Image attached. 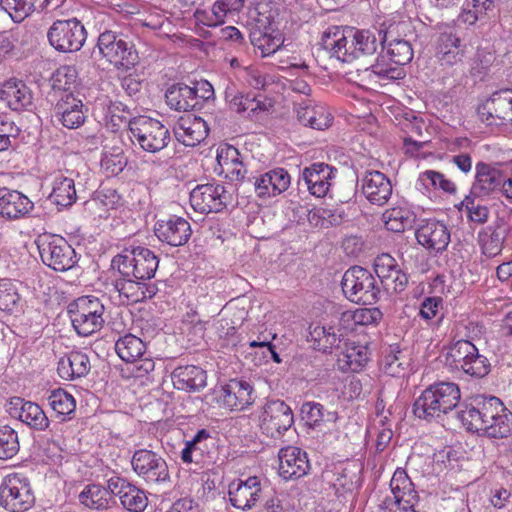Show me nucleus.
<instances>
[{"mask_svg":"<svg viewBox=\"0 0 512 512\" xmlns=\"http://www.w3.org/2000/svg\"><path fill=\"white\" fill-rule=\"evenodd\" d=\"M126 106L121 102L113 103L109 110L111 121L119 120L128 125V136L134 146H138L147 153H158L170 143L171 136L168 127L157 119L140 115L130 118L127 115H117L116 112H125Z\"/></svg>","mask_w":512,"mask_h":512,"instance_id":"f257e3e1","label":"nucleus"},{"mask_svg":"<svg viewBox=\"0 0 512 512\" xmlns=\"http://www.w3.org/2000/svg\"><path fill=\"white\" fill-rule=\"evenodd\" d=\"M390 63L377 60V62L364 70L350 71L347 73L348 80L355 82L361 87L372 83L386 85L392 81L403 79L406 75L403 66L413 59V49L409 41H393L386 46Z\"/></svg>","mask_w":512,"mask_h":512,"instance_id":"f03ea898","label":"nucleus"},{"mask_svg":"<svg viewBox=\"0 0 512 512\" xmlns=\"http://www.w3.org/2000/svg\"><path fill=\"white\" fill-rule=\"evenodd\" d=\"M460 398V388L454 382L431 384L415 399L413 414L427 422L437 420L456 408Z\"/></svg>","mask_w":512,"mask_h":512,"instance_id":"7ed1b4c3","label":"nucleus"},{"mask_svg":"<svg viewBox=\"0 0 512 512\" xmlns=\"http://www.w3.org/2000/svg\"><path fill=\"white\" fill-rule=\"evenodd\" d=\"M96 48L101 58L117 69L129 70L139 62L133 42L121 31L105 28L99 32Z\"/></svg>","mask_w":512,"mask_h":512,"instance_id":"20e7f679","label":"nucleus"},{"mask_svg":"<svg viewBox=\"0 0 512 512\" xmlns=\"http://www.w3.org/2000/svg\"><path fill=\"white\" fill-rule=\"evenodd\" d=\"M159 266L158 256L149 248L130 245L112 259V267L123 277L150 280Z\"/></svg>","mask_w":512,"mask_h":512,"instance_id":"39448f33","label":"nucleus"},{"mask_svg":"<svg viewBox=\"0 0 512 512\" xmlns=\"http://www.w3.org/2000/svg\"><path fill=\"white\" fill-rule=\"evenodd\" d=\"M71 324L80 336H90L104 325L105 307L95 296H81L67 307Z\"/></svg>","mask_w":512,"mask_h":512,"instance_id":"423d86ee","label":"nucleus"},{"mask_svg":"<svg viewBox=\"0 0 512 512\" xmlns=\"http://www.w3.org/2000/svg\"><path fill=\"white\" fill-rule=\"evenodd\" d=\"M341 287L345 297L354 303L371 305L379 299L380 288L374 276L360 266H353L343 274Z\"/></svg>","mask_w":512,"mask_h":512,"instance_id":"0eeeda50","label":"nucleus"},{"mask_svg":"<svg viewBox=\"0 0 512 512\" xmlns=\"http://www.w3.org/2000/svg\"><path fill=\"white\" fill-rule=\"evenodd\" d=\"M37 245L42 262L55 271H68L79 261L75 249L60 235L44 234Z\"/></svg>","mask_w":512,"mask_h":512,"instance_id":"6e6552de","label":"nucleus"},{"mask_svg":"<svg viewBox=\"0 0 512 512\" xmlns=\"http://www.w3.org/2000/svg\"><path fill=\"white\" fill-rule=\"evenodd\" d=\"M35 502V497L27 476L11 473L4 477L0 485V503L11 512H25Z\"/></svg>","mask_w":512,"mask_h":512,"instance_id":"1a4fd4ad","label":"nucleus"},{"mask_svg":"<svg viewBox=\"0 0 512 512\" xmlns=\"http://www.w3.org/2000/svg\"><path fill=\"white\" fill-rule=\"evenodd\" d=\"M447 361L454 368L472 377H484L490 371L489 360L479 353L471 341H454L448 350Z\"/></svg>","mask_w":512,"mask_h":512,"instance_id":"9d476101","label":"nucleus"},{"mask_svg":"<svg viewBox=\"0 0 512 512\" xmlns=\"http://www.w3.org/2000/svg\"><path fill=\"white\" fill-rule=\"evenodd\" d=\"M50 45L59 52L79 51L87 38L84 25L76 18L55 21L48 30Z\"/></svg>","mask_w":512,"mask_h":512,"instance_id":"9b49d317","label":"nucleus"},{"mask_svg":"<svg viewBox=\"0 0 512 512\" xmlns=\"http://www.w3.org/2000/svg\"><path fill=\"white\" fill-rule=\"evenodd\" d=\"M435 58L442 67H453L463 62L467 45L455 27L440 25L434 41Z\"/></svg>","mask_w":512,"mask_h":512,"instance_id":"f8f14e48","label":"nucleus"},{"mask_svg":"<svg viewBox=\"0 0 512 512\" xmlns=\"http://www.w3.org/2000/svg\"><path fill=\"white\" fill-rule=\"evenodd\" d=\"M133 471L148 484H164L170 481L168 464L159 453L149 449L136 450L131 458Z\"/></svg>","mask_w":512,"mask_h":512,"instance_id":"ddd939ff","label":"nucleus"},{"mask_svg":"<svg viewBox=\"0 0 512 512\" xmlns=\"http://www.w3.org/2000/svg\"><path fill=\"white\" fill-rule=\"evenodd\" d=\"M321 44L331 57L339 61L350 63L357 59L353 27H328L322 35Z\"/></svg>","mask_w":512,"mask_h":512,"instance_id":"4468645a","label":"nucleus"},{"mask_svg":"<svg viewBox=\"0 0 512 512\" xmlns=\"http://www.w3.org/2000/svg\"><path fill=\"white\" fill-rule=\"evenodd\" d=\"M231 195L221 183L197 185L190 192V204L194 211L208 214L218 213L226 208Z\"/></svg>","mask_w":512,"mask_h":512,"instance_id":"2eb2a0df","label":"nucleus"},{"mask_svg":"<svg viewBox=\"0 0 512 512\" xmlns=\"http://www.w3.org/2000/svg\"><path fill=\"white\" fill-rule=\"evenodd\" d=\"M115 351L122 361L136 363L138 376L149 374L155 368L154 360L150 356H146V344L133 334L129 333L119 337L115 342Z\"/></svg>","mask_w":512,"mask_h":512,"instance_id":"dca6fc26","label":"nucleus"},{"mask_svg":"<svg viewBox=\"0 0 512 512\" xmlns=\"http://www.w3.org/2000/svg\"><path fill=\"white\" fill-rule=\"evenodd\" d=\"M294 422L291 408L282 400L268 401L260 416V428L271 438L280 437Z\"/></svg>","mask_w":512,"mask_h":512,"instance_id":"f3484780","label":"nucleus"},{"mask_svg":"<svg viewBox=\"0 0 512 512\" xmlns=\"http://www.w3.org/2000/svg\"><path fill=\"white\" fill-rule=\"evenodd\" d=\"M109 291L120 305H130L152 298L156 295L157 287L144 280L123 277L114 280Z\"/></svg>","mask_w":512,"mask_h":512,"instance_id":"a211bd4d","label":"nucleus"},{"mask_svg":"<svg viewBox=\"0 0 512 512\" xmlns=\"http://www.w3.org/2000/svg\"><path fill=\"white\" fill-rule=\"evenodd\" d=\"M497 405L496 401L488 397L477 396L457 412V417L468 431L485 434V418L492 417Z\"/></svg>","mask_w":512,"mask_h":512,"instance_id":"6ab92c4d","label":"nucleus"},{"mask_svg":"<svg viewBox=\"0 0 512 512\" xmlns=\"http://www.w3.org/2000/svg\"><path fill=\"white\" fill-rule=\"evenodd\" d=\"M215 395L217 403L230 411H242L254 402L253 387L244 380L231 379Z\"/></svg>","mask_w":512,"mask_h":512,"instance_id":"aec40b11","label":"nucleus"},{"mask_svg":"<svg viewBox=\"0 0 512 512\" xmlns=\"http://www.w3.org/2000/svg\"><path fill=\"white\" fill-rule=\"evenodd\" d=\"M337 169L325 163H313L305 167L299 178V185H303L309 193L317 198L325 197L336 177Z\"/></svg>","mask_w":512,"mask_h":512,"instance_id":"412c9836","label":"nucleus"},{"mask_svg":"<svg viewBox=\"0 0 512 512\" xmlns=\"http://www.w3.org/2000/svg\"><path fill=\"white\" fill-rule=\"evenodd\" d=\"M415 236L421 246L436 254L445 251L451 240L447 225L436 219L421 221Z\"/></svg>","mask_w":512,"mask_h":512,"instance_id":"4be33fe9","label":"nucleus"},{"mask_svg":"<svg viewBox=\"0 0 512 512\" xmlns=\"http://www.w3.org/2000/svg\"><path fill=\"white\" fill-rule=\"evenodd\" d=\"M261 494V480L257 476H250L245 480H234L228 486L230 504L242 511L252 509L259 501Z\"/></svg>","mask_w":512,"mask_h":512,"instance_id":"5701e85b","label":"nucleus"},{"mask_svg":"<svg viewBox=\"0 0 512 512\" xmlns=\"http://www.w3.org/2000/svg\"><path fill=\"white\" fill-rule=\"evenodd\" d=\"M510 231V224L504 217H497L492 224L482 228L477 235L482 254L487 258L500 255Z\"/></svg>","mask_w":512,"mask_h":512,"instance_id":"b1692460","label":"nucleus"},{"mask_svg":"<svg viewBox=\"0 0 512 512\" xmlns=\"http://www.w3.org/2000/svg\"><path fill=\"white\" fill-rule=\"evenodd\" d=\"M374 271L387 291L402 292L408 283V276L397 261L389 254L378 255L374 261Z\"/></svg>","mask_w":512,"mask_h":512,"instance_id":"393cba45","label":"nucleus"},{"mask_svg":"<svg viewBox=\"0 0 512 512\" xmlns=\"http://www.w3.org/2000/svg\"><path fill=\"white\" fill-rule=\"evenodd\" d=\"M294 110L297 120L303 126L316 130H325L332 124L333 116L329 109L310 98L295 102Z\"/></svg>","mask_w":512,"mask_h":512,"instance_id":"a878e982","label":"nucleus"},{"mask_svg":"<svg viewBox=\"0 0 512 512\" xmlns=\"http://www.w3.org/2000/svg\"><path fill=\"white\" fill-rule=\"evenodd\" d=\"M9 413L35 431H45L50 425L49 418L39 404L20 397L11 399Z\"/></svg>","mask_w":512,"mask_h":512,"instance_id":"bb28decb","label":"nucleus"},{"mask_svg":"<svg viewBox=\"0 0 512 512\" xmlns=\"http://www.w3.org/2000/svg\"><path fill=\"white\" fill-rule=\"evenodd\" d=\"M108 488L130 512H143L148 505L146 492L123 478H111L108 481Z\"/></svg>","mask_w":512,"mask_h":512,"instance_id":"cd10ccee","label":"nucleus"},{"mask_svg":"<svg viewBox=\"0 0 512 512\" xmlns=\"http://www.w3.org/2000/svg\"><path fill=\"white\" fill-rule=\"evenodd\" d=\"M154 232L159 241L173 247L183 246L191 237L190 223L179 216H171L167 220L156 222Z\"/></svg>","mask_w":512,"mask_h":512,"instance_id":"c85d7f7f","label":"nucleus"},{"mask_svg":"<svg viewBox=\"0 0 512 512\" xmlns=\"http://www.w3.org/2000/svg\"><path fill=\"white\" fill-rule=\"evenodd\" d=\"M256 195L261 199H269L286 191L291 183L289 173L283 168H276L253 177Z\"/></svg>","mask_w":512,"mask_h":512,"instance_id":"c756f323","label":"nucleus"},{"mask_svg":"<svg viewBox=\"0 0 512 512\" xmlns=\"http://www.w3.org/2000/svg\"><path fill=\"white\" fill-rule=\"evenodd\" d=\"M279 458V475L285 479H298L310 470V464L307 453L295 446H287L280 449Z\"/></svg>","mask_w":512,"mask_h":512,"instance_id":"7c9ffc66","label":"nucleus"},{"mask_svg":"<svg viewBox=\"0 0 512 512\" xmlns=\"http://www.w3.org/2000/svg\"><path fill=\"white\" fill-rule=\"evenodd\" d=\"M34 209V203L18 190L0 189V217L6 220L26 218Z\"/></svg>","mask_w":512,"mask_h":512,"instance_id":"2f4dec72","label":"nucleus"},{"mask_svg":"<svg viewBox=\"0 0 512 512\" xmlns=\"http://www.w3.org/2000/svg\"><path fill=\"white\" fill-rule=\"evenodd\" d=\"M361 189L365 198L374 205L382 206L392 195L390 179L380 171H366L361 179Z\"/></svg>","mask_w":512,"mask_h":512,"instance_id":"473e14b6","label":"nucleus"},{"mask_svg":"<svg viewBox=\"0 0 512 512\" xmlns=\"http://www.w3.org/2000/svg\"><path fill=\"white\" fill-rule=\"evenodd\" d=\"M54 116L64 127L77 129L86 119L84 104L72 93H65L54 107Z\"/></svg>","mask_w":512,"mask_h":512,"instance_id":"72a5a7b5","label":"nucleus"},{"mask_svg":"<svg viewBox=\"0 0 512 512\" xmlns=\"http://www.w3.org/2000/svg\"><path fill=\"white\" fill-rule=\"evenodd\" d=\"M173 132L179 142L185 146L194 147L207 137L208 126L202 118L186 115L178 119Z\"/></svg>","mask_w":512,"mask_h":512,"instance_id":"f704fd0d","label":"nucleus"},{"mask_svg":"<svg viewBox=\"0 0 512 512\" xmlns=\"http://www.w3.org/2000/svg\"><path fill=\"white\" fill-rule=\"evenodd\" d=\"M0 100L13 111L29 110L33 106V93L22 80L9 79L0 89Z\"/></svg>","mask_w":512,"mask_h":512,"instance_id":"c9c22d12","label":"nucleus"},{"mask_svg":"<svg viewBox=\"0 0 512 512\" xmlns=\"http://www.w3.org/2000/svg\"><path fill=\"white\" fill-rule=\"evenodd\" d=\"M214 445L213 438L207 429H201L185 442L181 451V460L186 463L205 464L212 461L210 447Z\"/></svg>","mask_w":512,"mask_h":512,"instance_id":"e433bc0d","label":"nucleus"},{"mask_svg":"<svg viewBox=\"0 0 512 512\" xmlns=\"http://www.w3.org/2000/svg\"><path fill=\"white\" fill-rule=\"evenodd\" d=\"M487 112L480 111V117L487 125L497 124L494 119L512 123V90H500L492 94Z\"/></svg>","mask_w":512,"mask_h":512,"instance_id":"4c0bfd02","label":"nucleus"},{"mask_svg":"<svg viewBox=\"0 0 512 512\" xmlns=\"http://www.w3.org/2000/svg\"><path fill=\"white\" fill-rule=\"evenodd\" d=\"M91 369L88 356L81 351H71L58 362V375L64 380H75L86 376Z\"/></svg>","mask_w":512,"mask_h":512,"instance_id":"58836bf2","label":"nucleus"},{"mask_svg":"<svg viewBox=\"0 0 512 512\" xmlns=\"http://www.w3.org/2000/svg\"><path fill=\"white\" fill-rule=\"evenodd\" d=\"M500 172L485 162L475 165V177L471 187L474 196H487L501 185Z\"/></svg>","mask_w":512,"mask_h":512,"instance_id":"ea45409f","label":"nucleus"},{"mask_svg":"<svg viewBox=\"0 0 512 512\" xmlns=\"http://www.w3.org/2000/svg\"><path fill=\"white\" fill-rule=\"evenodd\" d=\"M206 372L195 365L177 367L172 372L174 387L184 391H199L206 386Z\"/></svg>","mask_w":512,"mask_h":512,"instance_id":"a19ab883","label":"nucleus"},{"mask_svg":"<svg viewBox=\"0 0 512 512\" xmlns=\"http://www.w3.org/2000/svg\"><path fill=\"white\" fill-rule=\"evenodd\" d=\"M498 403L492 417L485 418L487 429L485 435L491 438H506L512 434V412H510L502 401L494 396L488 397Z\"/></svg>","mask_w":512,"mask_h":512,"instance_id":"79ce46f5","label":"nucleus"},{"mask_svg":"<svg viewBox=\"0 0 512 512\" xmlns=\"http://www.w3.org/2000/svg\"><path fill=\"white\" fill-rule=\"evenodd\" d=\"M411 359L409 355L400 349L399 345H389L383 350V356L380 360V370L392 377L404 376L410 367Z\"/></svg>","mask_w":512,"mask_h":512,"instance_id":"37998d69","label":"nucleus"},{"mask_svg":"<svg viewBox=\"0 0 512 512\" xmlns=\"http://www.w3.org/2000/svg\"><path fill=\"white\" fill-rule=\"evenodd\" d=\"M370 356L367 345L353 342L338 356V365L344 372H359L368 364Z\"/></svg>","mask_w":512,"mask_h":512,"instance_id":"c03bdc74","label":"nucleus"},{"mask_svg":"<svg viewBox=\"0 0 512 512\" xmlns=\"http://www.w3.org/2000/svg\"><path fill=\"white\" fill-rule=\"evenodd\" d=\"M250 41L256 49L260 50L263 57H267L280 49L284 38L279 30L271 27L261 29L258 26L250 32Z\"/></svg>","mask_w":512,"mask_h":512,"instance_id":"a18cd8bd","label":"nucleus"},{"mask_svg":"<svg viewBox=\"0 0 512 512\" xmlns=\"http://www.w3.org/2000/svg\"><path fill=\"white\" fill-rule=\"evenodd\" d=\"M49 199L59 209L71 207L77 200L74 180L63 174L56 175L52 182Z\"/></svg>","mask_w":512,"mask_h":512,"instance_id":"49530a36","label":"nucleus"},{"mask_svg":"<svg viewBox=\"0 0 512 512\" xmlns=\"http://www.w3.org/2000/svg\"><path fill=\"white\" fill-rule=\"evenodd\" d=\"M166 103L178 111H190L197 109V98L194 90L182 83L172 85L165 93Z\"/></svg>","mask_w":512,"mask_h":512,"instance_id":"de8ad7c7","label":"nucleus"},{"mask_svg":"<svg viewBox=\"0 0 512 512\" xmlns=\"http://www.w3.org/2000/svg\"><path fill=\"white\" fill-rule=\"evenodd\" d=\"M414 212L406 205H397L387 209L382 219L386 228L392 232H404L413 226L415 222Z\"/></svg>","mask_w":512,"mask_h":512,"instance_id":"09e8293b","label":"nucleus"},{"mask_svg":"<svg viewBox=\"0 0 512 512\" xmlns=\"http://www.w3.org/2000/svg\"><path fill=\"white\" fill-rule=\"evenodd\" d=\"M416 187L423 193H428L432 190H442L445 193L455 194L457 191L453 181L446 178L444 174L434 170H426L420 173L416 181Z\"/></svg>","mask_w":512,"mask_h":512,"instance_id":"8fccbe9b","label":"nucleus"},{"mask_svg":"<svg viewBox=\"0 0 512 512\" xmlns=\"http://www.w3.org/2000/svg\"><path fill=\"white\" fill-rule=\"evenodd\" d=\"M495 0H467L459 19L464 24L474 25L477 21L494 15Z\"/></svg>","mask_w":512,"mask_h":512,"instance_id":"3c124183","label":"nucleus"},{"mask_svg":"<svg viewBox=\"0 0 512 512\" xmlns=\"http://www.w3.org/2000/svg\"><path fill=\"white\" fill-rule=\"evenodd\" d=\"M225 100L231 110L237 113H254L263 109V104L255 97L243 95L235 86H228L225 90Z\"/></svg>","mask_w":512,"mask_h":512,"instance_id":"603ef678","label":"nucleus"},{"mask_svg":"<svg viewBox=\"0 0 512 512\" xmlns=\"http://www.w3.org/2000/svg\"><path fill=\"white\" fill-rule=\"evenodd\" d=\"M342 334H337L332 327L315 325L310 327L309 341L314 349L327 352L335 346H338Z\"/></svg>","mask_w":512,"mask_h":512,"instance_id":"864d4df0","label":"nucleus"},{"mask_svg":"<svg viewBox=\"0 0 512 512\" xmlns=\"http://www.w3.org/2000/svg\"><path fill=\"white\" fill-rule=\"evenodd\" d=\"M353 35L357 58L375 54L378 47L381 45V38L378 36L377 31L353 27Z\"/></svg>","mask_w":512,"mask_h":512,"instance_id":"5fc2aeb1","label":"nucleus"},{"mask_svg":"<svg viewBox=\"0 0 512 512\" xmlns=\"http://www.w3.org/2000/svg\"><path fill=\"white\" fill-rule=\"evenodd\" d=\"M301 417L310 427L319 426L322 422H335L337 412L325 411L323 405L317 402H306L301 407Z\"/></svg>","mask_w":512,"mask_h":512,"instance_id":"6e6d98bb","label":"nucleus"},{"mask_svg":"<svg viewBox=\"0 0 512 512\" xmlns=\"http://www.w3.org/2000/svg\"><path fill=\"white\" fill-rule=\"evenodd\" d=\"M48 402L56 415L62 417V420H65L67 416L73 414L76 409L74 397L61 388L51 391Z\"/></svg>","mask_w":512,"mask_h":512,"instance_id":"4d7b16f0","label":"nucleus"},{"mask_svg":"<svg viewBox=\"0 0 512 512\" xmlns=\"http://www.w3.org/2000/svg\"><path fill=\"white\" fill-rule=\"evenodd\" d=\"M38 0H0V6L15 23H20L30 16Z\"/></svg>","mask_w":512,"mask_h":512,"instance_id":"13d9d810","label":"nucleus"},{"mask_svg":"<svg viewBox=\"0 0 512 512\" xmlns=\"http://www.w3.org/2000/svg\"><path fill=\"white\" fill-rule=\"evenodd\" d=\"M20 295L17 287L9 280L0 282V314H12L19 307Z\"/></svg>","mask_w":512,"mask_h":512,"instance_id":"bf43d9fd","label":"nucleus"},{"mask_svg":"<svg viewBox=\"0 0 512 512\" xmlns=\"http://www.w3.org/2000/svg\"><path fill=\"white\" fill-rule=\"evenodd\" d=\"M78 73L74 66L64 65L59 67L51 77V85L54 90L69 93L76 86Z\"/></svg>","mask_w":512,"mask_h":512,"instance_id":"052dcab7","label":"nucleus"},{"mask_svg":"<svg viewBox=\"0 0 512 512\" xmlns=\"http://www.w3.org/2000/svg\"><path fill=\"white\" fill-rule=\"evenodd\" d=\"M79 500L88 508L100 510L108 505V491L99 485H89L80 493Z\"/></svg>","mask_w":512,"mask_h":512,"instance_id":"680f3d73","label":"nucleus"},{"mask_svg":"<svg viewBox=\"0 0 512 512\" xmlns=\"http://www.w3.org/2000/svg\"><path fill=\"white\" fill-rule=\"evenodd\" d=\"M19 451L17 432L9 426L0 427V459L14 457Z\"/></svg>","mask_w":512,"mask_h":512,"instance_id":"e2e57ef3","label":"nucleus"},{"mask_svg":"<svg viewBox=\"0 0 512 512\" xmlns=\"http://www.w3.org/2000/svg\"><path fill=\"white\" fill-rule=\"evenodd\" d=\"M100 164L108 176H115L124 170L127 165V159L123 152L117 149L113 152H105Z\"/></svg>","mask_w":512,"mask_h":512,"instance_id":"0e129e2a","label":"nucleus"},{"mask_svg":"<svg viewBox=\"0 0 512 512\" xmlns=\"http://www.w3.org/2000/svg\"><path fill=\"white\" fill-rule=\"evenodd\" d=\"M461 206L467 211V217L470 221L477 224H484L489 219V209L485 205L475 202L471 195L466 196L461 202Z\"/></svg>","mask_w":512,"mask_h":512,"instance_id":"69168bd1","label":"nucleus"},{"mask_svg":"<svg viewBox=\"0 0 512 512\" xmlns=\"http://www.w3.org/2000/svg\"><path fill=\"white\" fill-rule=\"evenodd\" d=\"M244 6V0H216L211 7L213 19L223 24L228 14L239 12Z\"/></svg>","mask_w":512,"mask_h":512,"instance_id":"338daca9","label":"nucleus"},{"mask_svg":"<svg viewBox=\"0 0 512 512\" xmlns=\"http://www.w3.org/2000/svg\"><path fill=\"white\" fill-rule=\"evenodd\" d=\"M121 200V196L115 189L101 188L94 193L92 199L97 207H103L107 210L116 208Z\"/></svg>","mask_w":512,"mask_h":512,"instance_id":"774afa93","label":"nucleus"}]
</instances>
